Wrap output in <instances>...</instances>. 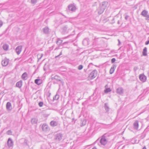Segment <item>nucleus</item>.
Wrapping results in <instances>:
<instances>
[{
    "label": "nucleus",
    "instance_id": "f257e3e1",
    "mask_svg": "<svg viewBox=\"0 0 149 149\" xmlns=\"http://www.w3.org/2000/svg\"><path fill=\"white\" fill-rule=\"evenodd\" d=\"M107 2H103L102 3L100 4L99 6L97 9V13L99 15L102 14L106 9Z\"/></svg>",
    "mask_w": 149,
    "mask_h": 149
},
{
    "label": "nucleus",
    "instance_id": "f03ea898",
    "mask_svg": "<svg viewBox=\"0 0 149 149\" xmlns=\"http://www.w3.org/2000/svg\"><path fill=\"white\" fill-rule=\"evenodd\" d=\"M103 43V41L102 39V38L95 37L93 44L94 46H96L101 45Z\"/></svg>",
    "mask_w": 149,
    "mask_h": 149
},
{
    "label": "nucleus",
    "instance_id": "7ed1b4c3",
    "mask_svg": "<svg viewBox=\"0 0 149 149\" xmlns=\"http://www.w3.org/2000/svg\"><path fill=\"white\" fill-rule=\"evenodd\" d=\"M70 30L68 25L64 26L61 28V33L62 34L68 33Z\"/></svg>",
    "mask_w": 149,
    "mask_h": 149
},
{
    "label": "nucleus",
    "instance_id": "20e7f679",
    "mask_svg": "<svg viewBox=\"0 0 149 149\" xmlns=\"http://www.w3.org/2000/svg\"><path fill=\"white\" fill-rule=\"evenodd\" d=\"M106 134H105L102 135L100 140V143L103 146H105L108 142V141L106 138Z\"/></svg>",
    "mask_w": 149,
    "mask_h": 149
},
{
    "label": "nucleus",
    "instance_id": "39448f33",
    "mask_svg": "<svg viewBox=\"0 0 149 149\" xmlns=\"http://www.w3.org/2000/svg\"><path fill=\"white\" fill-rule=\"evenodd\" d=\"M63 135L61 133H57L54 136V139L57 142H59L62 139Z\"/></svg>",
    "mask_w": 149,
    "mask_h": 149
},
{
    "label": "nucleus",
    "instance_id": "423d86ee",
    "mask_svg": "<svg viewBox=\"0 0 149 149\" xmlns=\"http://www.w3.org/2000/svg\"><path fill=\"white\" fill-rule=\"evenodd\" d=\"M97 72L96 70H94L90 74L89 77L91 79L95 78L97 75Z\"/></svg>",
    "mask_w": 149,
    "mask_h": 149
},
{
    "label": "nucleus",
    "instance_id": "0eeeda50",
    "mask_svg": "<svg viewBox=\"0 0 149 149\" xmlns=\"http://www.w3.org/2000/svg\"><path fill=\"white\" fill-rule=\"evenodd\" d=\"M68 8L69 11H71L72 12H74L76 10V7L73 4H70L68 6Z\"/></svg>",
    "mask_w": 149,
    "mask_h": 149
},
{
    "label": "nucleus",
    "instance_id": "6e6552de",
    "mask_svg": "<svg viewBox=\"0 0 149 149\" xmlns=\"http://www.w3.org/2000/svg\"><path fill=\"white\" fill-rule=\"evenodd\" d=\"M42 130L44 132H47L50 130V128L48 125L45 123L43 124L42 127Z\"/></svg>",
    "mask_w": 149,
    "mask_h": 149
},
{
    "label": "nucleus",
    "instance_id": "1a4fd4ad",
    "mask_svg": "<svg viewBox=\"0 0 149 149\" xmlns=\"http://www.w3.org/2000/svg\"><path fill=\"white\" fill-rule=\"evenodd\" d=\"M148 12L146 10H144L142 12L141 15L143 16L144 17H146V20H148V18L149 17V15H148Z\"/></svg>",
    "mask_w": 149,
    "mask_h": 149
},
{
    "label": "nucleus",
    "instance_id": "9d476101",
    "mask_svg": "<svg viewBox=\"0 0 149 149\" xmlns=\"http://www.w3.org/2000/svg\"><path fill=\"white\" fill-rule=\"evenodd\" d=\"M9 59L7 58H5L1 62L2 65L3 66H6L8 65L9 63Z\"/></svg>",
    "mask_w": 149,
    "mask_h": 149
},
{
    "label": "nucleus",
    "instance_id": "9b49d317",
    "mask_svg": "<svg viewBox=\"0 0 149 149\" xmlns=\"http://www.w3.org/2000/svg\"><path fill=\"white\" fill-rule=\"evenodd\" d=\"M124 91L123 88L121 87H120L116 89V92L118 94L121 95L123 93Z\"/></svg>",
    "mask_w": 149,
    "mask_h": 149
},
{
    "label": "nucleus",
    "instance_id": "f8f14e48",
    "mask_svg": "<svg viewBox=\"0 0 149 149\" xmlns=\"http://www.w3.org/2000/svg\"><path fill=\"white\" fill-rule=\"evenodd\" d=\"M7 144L9 148L13 147V142L10 138L8 139L7 142Z\"/></svg>",
    "mask_w": 149,
    "mask_h": 149
},
{
    "label": "nucleus",
    "instance_id": "ddd939ff",
    "mask_svg": "<svg viewBox=\"0 0 149 149\" xmlns=\"http://www.w3.org/2000/svg\"><path fill=\"white\" fill-rule=\"evenodd\" d=\"M139 79L141 81L144 82L146 81V77L143 74H141L139 76Z\"/></svg>",
    "mask_w": 149,
    "mask_h": 149
},
{
    "label": "nucleus",
    "instance_id": "4468645a",
    "mask_svg": "<svg viewBox=\"0 0 149 149\" xmlns=\"http://www.w3.org/2000/svg\"><path fill=\"white\" fill-rule=\"evenodd\" d=\"M22 45L18 46L16 48L15 51L17 54L19 55L21 53L22 50Z\"/></svg>",
    "mask_w": 149,
    "mask_h": 149
},
{
    "label": "nucleus",
    "instance_id": "2eb2a0df",
    "mask_svg": "<svg viewBox=\"0 0 149 149\" xmlns=\"http://www.w3.org/2000/svg\"><path fill=\"white\" fill-rule=\"evenodd\" d=\"M139 127V121L136 120L133 123V128L134 129L136 130L138 129Z\"/></svg>",
    "mask_w": 149,
    "mask_h": 149
},
{
    "label": "nucleus",
    "instance_id": "dca6fc26",
    "mask_svg": "<svg viewBox=\"0 0 149 149\" xmlns=\"http://www.w3.org/2000/svg\"><path fill=\"white\" fill-rule=\"evenodd\" d=\"M89 39L88 38L84 39L82 41V44L84 46H86L89 45Z\"/></svg>",
    "mask_w": 149,
    "mask_h": 149
},
{
    "label": "nucleus",
    "instance_id": "f3484780",
    "mask_svg": "<svg viewBox=\"0 0 149 149\" xmlns=\"http://www.w3.org/2000/svg\"><path fill=\"white\" fill-rule=\"evenodd\" d=\"M6 108L7 110L10 111L12 109V105L10 102H7L6 104Z\"/></svg>",
    "mask_w": 149,
    "mask_h": 149
},
{
    "label": "nucleus",
    "instance_id": "a211bd4d",
    "mask_svg": "<svg viewBox=\"0 0 149 149\" xmlns=\"http://www.w3.org/2000/svg\"><path fill=\"white\" fill-rule=\"evenodd\" d=\"M50 124L51 126L52 127H54L58 125V122L54 120H52L50 122Z\"/></svg>",
    "mask_w": 149,
    "mask_h": 149
},
{
    "label": "nucleus",
    "instance_id": "6ab92c4d",
    "mask_svg": "<svg viewBox=\"0 0 149 149\" xmlns=\"http://www.w3.org/2000/svg\"><path fill=\"white\" fill-rule=\"evenodd\" d=\"M22 78L24 80H26L28 78V74L26 72L23 73L21 76Z\"/></svg>",
    "mask_w": 149,
    "mask_h": 149
},
{
    "label": "nucleus",
    "instance_id": "aec40b11",
    "mask_svg": "<svg viewBox=\"0 0 149 149\" xmlns=\"http://www.w3.org/2000/svg\"><path fill=\"white\" fill-rule=\"evenodd\" d=\"M116 65L113 64L110 70V73L111 74H113L115 69Z\"/></svg>",
    "mask_w": 149,
    "mask_h": 149
},
{
    "label": "nucleus",
    "instance_id": "412c9836",
    "mask_svg": "<svg viewBox=\"0 0 149 149\" xmlns=\"http://www.w3.org/2000/svg\"><path fill=\"white\" fill-rule=\"evenodd\" d=\"M43 32L44 33L46 34H47L49 33V29L47 27H45L42 29Z\"/></svg>",
    "mask_w": 149,
    "mask_h": 149
},
{
    "label": "nucleus",
    "instance_id": "4be33fe9",
    "mask_svg": "<svg viewBox=\"0 0 149 149\" xmlns=\"http://www.w3.org/2000/svg\"><path fill=\"white\" fill-rule=\"evenodd\" d=\"M22 80H20L16 83V86L19 88H20L22 86Z\"/></svg>",
    "mask_w": 149,
    "mask_h": 149
},
{
    "label": "nucleus",
    "instance_id": "5701e85b",
    "mask_svg": "<svg viewBox=\"0 0 149 149\" xmlns=\"http://www.w3.org/2000/svg\"><path fill=\"white\" fill-rule=\"evenodd\" d=\"M104 107L105 109L106 112H108L109 109V108L108 106V104L107 103H105L104 104Z\"/></svg>",
    "mask_w": 149,
    "mask_h": 149
},
{
    "label": "nucleus",
    "instance_id": "b1692460",
    "mask_svg": "<svg viewBox=\"0 0 149 149\" xmlns=\"http://www.w3.org/2000/svg\"><path fill=\"white\" fill-rule=\"evenodd\" d=\"M52 79L53 80L55 79L57 81H61L60 78L57 75H56L54 77H52Z\"/></svg>",
    "mask_w": 149,
    "mask_h": 149
},
{
    "label": "nucleus",
    "instance_id": "393cba45",
    "mask_svg": "<svg viewBox=\"0 0 149 149\" xmlns=\"http://www.w3.org/2000/svg\"><path fill=\"white\" fill-rule=\"evenodd\" d=\"M35 83L37 85H39L40 84L42 83V81L40 79H36L35 80Z\"/></svg>",
    "mask_w": 149,
    "mask_h": 149
},
{
    "label": "nucleus",
    "instance_id": "a878e982",
    "mask_svg": "<svg viewBox=\"0 0 149 149\" xmlns=\"http://www.w3.org/2000/svg\"><path fill=\"white\" fill-rule=\"evenodd\" d=\"M38 120L35 118H33L31 120V123L33 124H36Z\"/></svg>",
    "mask_w": 149,
    "mask_h": 149
},
{
    "label": "nucleus",
    "instance_id": "bb28decb",
    "mask_svg": "<svg viewBox=\"0 0 149 149\" xmlns=\"http://www.w3.org/2000/svg\"><path fill=\"white\" fill-rule=\"evenodd\" d=\"M62 42L63 40L60 38H58L56 43L57 45H59L62 43Z\"/></svg>",
    "mask_w": 149,
    "mask_h": 149
},
{
    "label": "nucleus",
    "instance_id": "cd10ccee",
    "mask_svg": "<svg viewBox=\"0 0 149 149\" xmlns=\"http://www.w3.org/2000/svg\"><path fill=\"white\" fill-rule=\"evenodd\" d=\"M8 45L7 44H4L3 46V49L5 50H7L8 48Z\"/></svg>",
    "mask_w": 149,
    "mask_h": 149
},
{
    "label": "nucleus",
    "instance_id": "c85d7f7f",
    "mask_svg": "<svg viewBox=\"0 0 149 149\" xmlns=\"http://www.w3.org/2000/svg\"><path fill=\"white\" fill-rule=\"evenodd\" d=\"M147 48L145 47L143 49V55L144 56H146L147 55Z\"/></svg>",
    "mask_w": 149,
    "mask_h": 149
},
{
    "label": "nucleus",
    "instance_id": "c756f323",
    "mask_svg": "<svg viewBox=\"0 0 149 149\" xmlns=\"http://www.w3.org/2000/svg\"><path fill=\"white\" fill-rule=\"evenodd\" d=\"M59 96L57 94H56L54 97H53V100H57L59 98Z\"/></svg>",
    "mask_w": 149,
    "mask_h": 149
},
{
    "label": "nucleus",
    "instance_id": "7c9ffc66",
    "mask_svg": "<svg viewBox=\"0 0 149 149\" xmlns=\"http://www.w3.org/2000/svg\"><path fill=\"white\" fill-rule=\"evenodd\" d=\"M111 91V90L109 88H106L105 90H104V92L105 93H108Z\"/></svg>",
    "mask_w": 149,
    "mask_h": 149
},
{
    "label": "nucleus",
    "instance_id": "2f4dec72",
    "mask_svg": "<svg viewBox=\"0 0 149 149\" xmlns=\"http://www.w3.org/2000/svg\"><path fill=\"white\" fill-rule=\"evenodd\" d=\"M83 68V66L82 65H79L78 67V69L79 70H81Z\"/></svg>",
    "mask_w": 149,
    "mask_h": 149
},
{
    "label": "nucleus",
    "instance_id": "473e14b6",
    "mask_svg": "<svg viewBox=\"0 0 149 149\" xmlns=\"http://www.w3.org/2000/svg\"><path fill=\"white\" fill-rule=\"evenodd\" d=\"M31 2L32 4H35L37 2V0H31Z\"/></svg>",
    "mask_w": 149,
    "mask_h": 149
},
{
    "label": "nucleus",
    "instance_id": "72a5a7b5",
    "mask_svg": "<svg viewBox=\"0 0 149 149\" xmlns=\"http://www.w3.org/2000/svg\"><path fill=\"white\" fill-rule=\"evenodd\" d=\"M43 56V54H38V57L39 56H40V57L39 58H38V60H40V59Z\"/></svg>",
    "mask_w": 149,
    "mask_h": 149
},
{
    "label": "nucleus",
    "instance_id": "f704fd0d",
    "mask_svg": "<svg viewBox=\"0 0 149 149\" xmlns=\"http://www.w3.org/2000/svg\"><path fill=\"white\" fill-rule=\"evenodd\" d=\"M43 105V102H40L38 103V105L40 107H42V106Z\"/></svg>",
    "mask_w": 149,
    "mask_h": 149
},
{
    "label": "nucleus",
    "instance_id": "c9c22d12",
    "mask_svg": "<svg viewBox=\"0 0 149 149\" xmlns=\"http://www.w3.org/2000/svg\"><path fill=\"white\" fill-rule=\"evenodd\" d=\"M116 59L114 58H112L111 59V63H113L116 61Z\"/></svg>",
    "mask_w": 149,
    "mask_h": 149
},
{
    "label": "nucleus",
    "instance_id": "e433bc0d",
    "mask_svg": "<svg viewBox=\"0 0 149 149\" xmlns=\"http://www.w3.org/2000/svg\"><path fill=\"white\" fill-rule=\"evenodd\" d=\"M138 69V68L137 67H134V71L136 72Z\"/></svg>",
    "mask_w": 149,
    "mask_h": 149
},
{
    "label": "nucleus",
    "instance_id": "4c0bfd02",
    "mask_svg": "<svg viewBox=\"0 0 149 149\" xmlns=\"http://www.w3.org/2000/svg\"><path fill=\"white\" fill-rule=\"evenodd\" d=\"M12 132L10 130H8L7 132V133L8 134H10Z\"/></svg>",
    "mask_w": 149,
    "mask_h": 149
},
{
    "label": "nucleus",
    "instance_id": "58836bf2",
    "mask_svg": "<svg viewBox=\"0 0 149 149\" xmlns=\"http://www.w3.org/2000/svg\"><path fill=\"white\" fill-rule=\"evenodd\" d=\"M62 51H61L60 52V54H59V55H58L55 56V58H57L58 57H59L61 55H62Z\"/></svg>",
    "mask_w": 149,
    "mask_h": 149
},
{
    "label": "nucleus",
    "instance_id": "ea45409f",
    "mask_svg": "<svg viewBox=\"0 0 149 149\" xmlns=\"http://www.w3.org/2000/svg\"><path fill=\"white\" fill-rule=\"evenodd\" d=\"M3 24V22L1 21H0V28L1 26Z\"/></svg>",
    "mask_w": 149,
    "mask_h": 149
},
{
    "label": "nucleus",
    "instance_id": "a19ab883",
    "mask_svg": "<svg viewBox=\"0 0 149 149\" xmlns=\"http://www.w3.org/2000/svg\"><path fill=\"white\" fill-rule=\"evenodd\" d=\"M149 44V40L147 41L145 43V44L146 45H148Z\"/></svg>",
    "mask_w": 149,
    "mask_h": 149
},
{
    "label": "nucleus",
    "instance_id": "79ce46f5",
    "mask_svg": "<svg viewBox=\"0 0 149 149\" xmlns=\"http://www.w3.org/2000/svg\"><path fill=\"white\" fill-rule=\"evenodd\" d=\"M24 142L26 144V145H28L27 144V140L26 139H25L24 140Z\"/></svg>",
    "mask_w": 149,
    "mask_h": 149
},
{
    "label": "nucleus",
    "instance_id": "37998d69",
    "mask_svg": "<svg viewBox=\"0 0 149 149\" xmlns=\"http://www.w3.org/2000/svg\"><path fill=\"white\" fill-rule=\"evenodd\" d=\"M128 17L129 16L128 15H126L125 17V19L127 20L128 19Z\"/></svg>",
    "mask_w": 149,
    "mask_h": 149
},
{
    "label": "nucleus",
    "instance_id": "c03bdc74",
    "mask_svg": "<svg viewBox=\"0 0 149 149\" xmlns=\"http://www.w3.org/2000/svg\"><path fill=\"white\" fill-rule=\"evenodd\" d=\"M68 43V42H63V43L62 45H65V44H67Z\"/></svg>",
    "mask_w": 149,
    "mask_h": 149
},
{
    "label": "nucleus",
    "instance_id": "a18cd8bd",
    "mask_svg": "<svg viewBox=\"0 0 149 149\" xmlns=\"http://www.w3.org/2000/svg\"><path fill=\"white\" fill-rule=\"evenodd\" d=\"M45 65L46 64H45L43 67V69L45 71L46 70V68H45Z\"/></svg>",
    "mask_w": 149,
    "mask_h": 149
},
{
    "label": "nucleus",
    "instance_id": "49530a36",
    "mask_svg": "<svg viewBox=\"0 0 149 149\" xmlns=\"http://www.w3.org/2000/svg\"><path fill=\"white\" fill-rule=\"evenodd\" d=\"M118 45H119L120 43V40L119 39L118 40Z\"/></svg>",
    "mask_w": 149,
    "mask_h": 149
},
{
    "label": "nucleus",
    "instance_id": "de8ad7c7",
    "mask_svg": "<svg viewBox=\"0 0 149 149\" xmlns=\"http://www.w3.org/2000/svg\"><path fill=\"white\" fill-rule=\"evenodd\" d=\"M92 65V63H90L89 65H88V68H89V67H90V65Z\"/></svg>",
    "mask_w": 149,
    "mask_h": 149
},
{
    "label": "nucleus",
    "instance_id": "09e8293b",
    "mask_svg": "<svg viewBox=\"0 0 149 149\" xmlns=\"http://www.w3.org/2000/svg\"><path fill=\"white\" fill-rule=\"evenodd\" d=\"M117 23H118V24H120V21H119V20H118V22H117Z\"/></svg>",
    "mask_w": 149,
    "mask_h": 149
},
{
    "label": "nucleus",
    "instance_id": "8fccbe9b",
    "mask_svg": "<svg viewBox=\"0 0 149 149\" xmlns=\"http://www.w3.org/2000/svg\"><path fill=\"white\" fill-rule=\"evenodd\" d=\"M69 36H67V37H64V38H63L64 39H66V38H68V37Z\"/></svg>",
    "mask_w": 149,
    "mask_h": 149
},
{
    "label": "nucleus",
    "instance_id": "3c124183",
    "mask_svg": "<svg viewBox=\"0 0 149 149\" xmlns=\"http://www.w3.org/2000/svg\"><path fill=\"white\" fill-rule=\"evenodd\" d=\"M48 93L49 94V95H48V96L49 97L50 96V95H51V93Z\"/></svg>",
    "mask_w": 149,
    "mask_h": 149
},
{
    "label": "nucleus",
    "instance_id": "603ef678",
    "mask_svg": "<svg viewBox=\"0 0 149 149\" xmlns=\"http://www.w3.org/2000/svg\"><path fill=\"white\" fill-rule=\"evenodd\" d=\"M142 149H146V147L145 146H144Z\"/></svg>",
    "mask_w": 149,
    "mask_h": 149
},
{
    "label": "nucleus",
    "instance_id": "864d4df0",
    "mask_svg": "<svg viewBox=\"0 0 149 149\" xmlns=\"http://www.w3.org/2000/svg\"><path fill=\"white\" fill-rule=\"evenodd\" d=\"M92 149H97L96 147H93V148H92Z\"/></svg>",
    "mask_w": 149,
    "mask_h": 149
},
{
    "label": "nucleus",
    "instance_id": "5fc2aeb1",
    "mask_svg": "<svg viewBox=\"0 0 149 149\" xmlns=\"http://www.w3.org/2000/svg\"><path fill=\"white\" fill-rule=\"evenodd\" d=\"M74 120V118H73L72 119V120Z\"/></svg>",
    "mask_w": 149,
    "mask_h": 149
},
{
    "label": "nucleus",
    "instance_id": "6e6d98bb",
    "mask_svg": "<svg viewBox=\"0 0 149 149\" xmlns=\"http://www.w3.org/2000/svg\"><path fill=\"white\" fill-rule=\"evenodd\" d=\"M148 20H149V17L148 18Z\"/></svg>",
    "mask_w": 149,
    "mask_h": 149
}]
</instances>
